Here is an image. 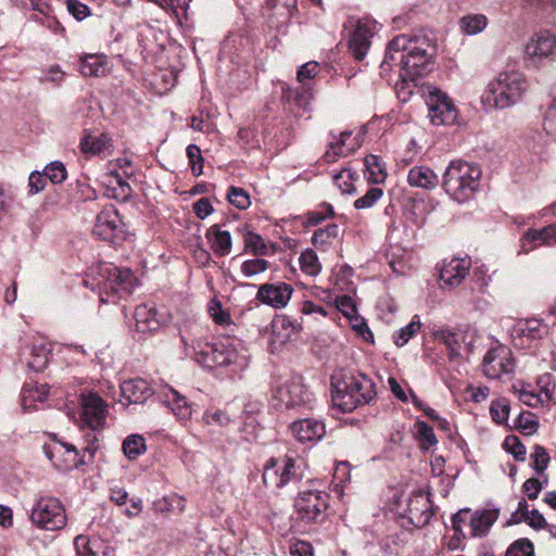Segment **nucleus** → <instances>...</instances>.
Wrapping results in <instances>:
<instances>
[{"label":"nucleus","mask_w":556,"mask_h":556,"mask_svg":"<svg viewBox=\"0 0 556 556\" xmlns=\"http://www.w3.org/2000/svg\"><path fill=\"white\" fill-rule=\"evenodd\" d=\"M514 366L511 351L504 345L489 350L482 364L484 375L491 379H501L504 375L513 372Z\"/></svg>","instance_id":"2eb2a0df"},{"label":"nucleus","mask_w":556,"mask_h":556,"mask_svg":"<svg viewBox=\"0 0 556 556\" xmlns=\"http://www.w3.org/2000/svg\"><path fill=\"white\" fill-rule=\"evenodd\" d=\"M530 458L532 460V468L536 471L538 475H543L551 460L546 448L542 445L535 444L533 446V451L530 454Z\"/></svg>","instance_id":"c03bdc74"},{"label":"nucleus","mask_w":556,"mask_h":556,"mask_svg":"<svg viewBox=\"0 0 556 556\" xmlns=\"http://www.w3.org/2000/svg\"><path fill=\"white\" fill-rule=\"evenodd\" d=\"M80 150L85 154L106 156L113 152V142L106 134H100L99 136L86 135L80 140Z\"/></svg>","instance_id":"c85d7f7f"},{"label":"nucleus","mask_w":556,"mask_h":556,"mask_svg":"<svg viewBox=\"0 0 556 556\" xmlns=\"http://www.w3.org/2000/svg\"><path fill=\"white\" fill-rule=\"evenodd\" d=\"M210 314L213 318V320L217 325H228L230 324V315L228 312L223 311L222 305L219 302L214 301L212 302L210 306Z\"/></svg>","instance_id":"052dcab7"},{"label":"nucleus","mask_w":556,"mask_h":556,"mask_svg":"<svg viewBox=\"0 0 556 556\" xmlns=\"http://www.w3.org/2000/svg\"><path fill=\"white\" fill-rule=\"evenodd\" d=\"M364 165L367 172V178L374 184H381L387 177V172L381 160L376 155H367L364 159Z\"/></svg>","instance_id":"c9c22d12"},{"label":"nucleus","mask_w":556,"mask_h":556,"mask_svg":"<svg viewBox=\"0 0 556 556\" xmlns=\"http://www.w3.org/2000/svg\"><path fill=\"white\" fill-rule=\"evenodd\" d=\"M299 517L306 522H321L326 517L328 494L323 491L299 493L294 502Z\"/></svg>","instance_id":"f8f14e48"},{"label":"nucleus","mask_w":556,"mask_h":556,"mask_svg":"<svg viewBox=\"0 0 556 556\" xmlns=\"http://www.w3.org/2000/svg\"><path fill=\"white\" fill-rule=\"evenodd\" d=\"M49 388L47 384L26 382L21 392V404L24 410L35 407L36 402L42 403L47 400Z\"/></svg>","instance_id":"c756f323"},{"label":"nucleus","mask_w":556,"mask_h":556,"mask_svg":"<svg viewBox=\"0 0 556 556\" xmlns=\"http://www.w3.org/2000/svg\"><path fill=\"white\" fill-rule=\"evenodd\" d=\"M84 283L98 293L101 304H117L132 293L137 278L129 268H119L112 263H100L92 268Z\"/></svg>","instance_id":"7ed1b4c3"},{"label":"nucleus","mask_w":556,"mask_h":556,"mask_svg":"<svg viewBox=\"0 0 556 556\" xmlns=\"http://www.w3.org/2000/svg\"><path fill=\"white\" fill-rule=\"evenodd\" d=\"M383 195V190L378 187H371L365 195L354 201L356 210H367L372 207Z\"/></svg>","instance_id":"a18cd8bd"},{"label":"nucleus","mask_w":556,"mask_h":556,"mask_svg":"<svg viewBox=\"0 0 556 556\" xmlns=\"http://www.w3.org/2000/svg\"><path fill=\"white\" fill-rule=\"evenodd\" d=\"M498 515V509L476 510L469 520L470 535L475 538L486 535L490 528L497 520Z\"/></svg>","instance_id":"cd10ccee"},{"label":"nucleus","mask_w":556,"mask_h":556,"mask_svg":"<svg viewBox=\"0 0 556 556\" xmlns=\"http://www.w3.org/2000/svg\"><path fill=\"white\" fill-rule=\"evenodd\" d=\"M509 402L507 399L501 397L492 401L490 405V414L493 419L498 425H503L507 421L509 416Z\"/></svg>","instance_id":"37998d69"},{"label":"nucleus","mask_w":556,"mask_h":556,"mask_svg":"<svg viewBox=\"0 0 556 556\" xmlns=\"http://www.w3.org/2000/svg\"><path fill=\"white\" fill-rule=\"evenodd\" d=\"M186 151L191 173L197 177L202 175L204 159L201 154L200 148L197 144H189Z\"/></svg>","instance_id":"de8ad7c7"},{"label":"nucleus","mask_w":556,"mask_h":556,"mask_svg":"<svg viewBox=\"0 0 556 556\" xmlns=\"http://www.w3.org/2000/svg\"><path fill=\"white\" fill-rule=\"evenodd\" d=\"M333 405L343 413H350L361 405L369 404L375 397V384L365 375H345L332 383Z\"/></svg>","instance_id":"423d86ee"},{"label":"nucleus","mask_w":556,"mask_h":556,"mask_svg":"<svg viewBox=\"0 0 556 556\" xmlns=\"http://www.w3.org/2000/svg\"><path fill=\"white\" fill-rule=\"evenodd\" d=\"M374 28L375 24L368 20L357 21L348 42L349 51L355 60L363 61L366 56L375 33Z\"/></svg>","instance_id":"a211bd4d"},{"label":"nucleus","mask_w":556,"mask_h":556,"mask_svg":"<svg viewBox=\"0 0 556 556\" xmlns=\"http://www.w3.org/2000/svg\"><path fill=\"white\" fill-rule=\"evenodd\" d=\"M80 73L84 76H101L105 73V61L99 55H87L81 59Z\"/></svg>","instance_id":"58836bf2"},{"label":"nucleus","mask_w":556,"mask_h":556,"mask_svg":"<svg viewBox=\"0 0 556 556\" xmlns=\"http://www.w3.org/2000/svg\"><path fill=\"white\" fill-rule=\"evenodd\" d=\"M407 182L413 188L432 190L439 185L438 175L428 166H413L407 174Z\"/></svg>","instance_id":"bb28decb"},{"label":"nucleus","mask_w":556,"mask_h":556,"mask_svg":"<svg viewBox=\"0 0 556 556\" xmlns=\"http://www.w3.org/2000/svg\"><path fill=\"white\" fill-rule=\"evenodd\" d=\"M121 392L127 404H142L154 393L148 381L141 378L124 381Z\"/></svg>","instance_id":"5701e85b"},{"label":"nucleus","mask_w":556,"mask_h":556,"mask_svg":"<svg viewBox=\"0 0 556 556\" xmlns=\"http://www.w3.org/2000/svg\"><path fill=\"white\" fill-rule=\"evenodd\" d=\"M481 168L463 160L452 161L443 174L442 187L458 203L469 201L478 191Z\"/></svg>","instance_id":"39448f33"},{"label":"nucleus","mask_w":556,"mask_h":556,"mask_svg":"<svg viewBox=\"0 0 556 556\" xmlns=\"http://www.w3.org/2000/svg\"><path fill=\"white\" fill-rule=\"evenodd\" d=\"M543 129L556 140V99L548 105L544 114Z\"/></svg>","instance_id":"4d7b16f0"},{"label":"nucleus","mask_w":556,"mask_h":556,"mask_svg":"<svg viewBox=\"0 0 556 556\" xmlns=\"http://www.w3.org/2000/svg\"><path fill=\"white\" fill-rule=\"evenodd\" d=\"M92 232L110 243H118L125 239V225L113 205L104 206L97 215Z\"/></svg>","instance_id":"9b49d317"},{"label":"nucleus","mask_w":556,"mask_h":556,"mask_svg":"<svg viewBox=\"0 0 556 556\" xmlns=\"http://www.w3.org/2000/svg\"><path fill=\"white\" fill-rule=\"evenodd\" d=\"M123 452L130 459H137L147 450L146 440L140 434H130L123 442Z\"/></svg>","instance_id":"4c0bfd02"},{"label":"nucleus","mask_w":556,"mask_h":556,"mask_svg":"<svg viewBox=\"0 0 556 556\" xmlns=\"http://www.w3.org/2000/svg\"><path fill=\"white\" fill-rule=\"evenodd\" d=\"M556 48V35L549 30L535 33L525 47L527 66H536L542 60L551 56Z\"/></svg>","instance_id":"4468645a"},{"label":"nucleus","mask_w":556,"mask_h":556,"mask_svg":"<svg viewBox=\"0 0 556 556\" xmlns=\"http://www.w3.org/2000/svg\"><path fill=\"white\" fill-rule=\"evenodd\" d=\"M78 556H100L94 549L96 542H91L87 536L78 535L74 541Z\"/></svg>","instance_id":"13d9d810"},{"label":"nucleus","mask_w":556,"mask_h":556,"mask_svg":"<svg viewBox=\"0 0 556 556\" xmlns=\"http://www.w3.org/2000/svg\"><path fill=\"white\" fill-rule=\"evenodd\" d=\"M517 425L527 434H532L538 430V422L531 413H520L517 418Z\"/></svg>","instance_id":"bf43d9fd"},{"label":"nucleus","mask_w":556,"mask_h":556,"mask_svg":"<svg viewBox=\"0 0 556 556\" xmlns=\"http://www.w3.org/2000/svg\"><path fill=\"white\" fill-rule=\"evenodd\" d=\"M542 488L543 485L541 481L536 478H530L526 480L522 485V490L529 500H535L542 491Z\"/></svg>","instance_id":"e2e57ef3"},{"label":"nucleus","mask_w":556,"mask_h":556,"mask_svg":"<svg viewBox=\"0 0 556 556\" xmlns=\"http://www.w3.org/2000/svg\"><path fill=\"white\" fill-rule=\"evenodd\" d=\"M68 12L78 21L86 18L90 14L89 8L78 0L66 1Z\"/></svg>","instance_id":"680f3d73"},{"label":"nucleus","mask_w":556,"mask_h":556,"mask_svg":"<svg viewBox=\"0 0 556 556\" xmlns=\"http://www.w3.org/2000/svg\"><path fill=\"white\" fill-rule=\"evenodd\" d=\"M434 50L427 35H400L389 42L381 67L399 65L404 80H415L428 71Z\"/></svg>","instance_id":"f257e3e1"},{"label":"nucleus","mask_w":556,"mask_h":556,"mask_svg":"<svg viewBox=\"0 0 556 556\" xmlns=\"http://www.w3.org/2000/svg\"><path fill=\"white\" fill-rule=\"evenodd\" d=\"M244 245L251 252L257 255H263L266 252V244L263 238L251 230H245L243 232Z\"/></svg>","instance_id":"3c124183"},{"label":"nucleus","mask_w":556,"mask_h":556,"mask_svg":"<svg viewBox=\"0 0 556 556\" xmlns=\"http://www.w3.org/2000/svg\"><path fill=\"white\" fill-rule=\"evenodd\" d=\"M488 17L482 13H470L464 15L459 20V28L462 33L475 36L485 29L488 26Z\"/></svg>","instance_id":"473e14b6"},{"label":"nucleus","mask_w":556,"mask_h":556,"mask_svg":"<svg viewBox=\"0 0 556 556\" xmlns=\"http://www.w3.org/2000/svg\"><path fill=\"white\" fill-rule=\"evenodd\" d=\"M428 117L435 125H453L457 119V110L448 96L435 87L428 88L426 96Z\"/></svg>","instance_id":"9d476101"},{"label":"nucleus","mask_w":556,"mask_h":556,"mask_svg":"<svg viewBox=\"0 0 556 556\" xmlns=\"http://www.w3.org/2000/svg\"><path fill=\"white\" fill-rule=\"evenodd\" d=\"M29 192L35 194L40 192L46 187V177L43 174L34 172L30 174L28 179Z\"/></svg>","instance_id":"338daca9"},{"label":"nucleus","mask_w":556,"mask_h":556,"mask_svg":"<svg viewBox=\"0 0 556 556\" xmlns=\"http://www.w3.org/2000/svg\"><path fill=\"white\" fill-rule=\"evenodd\" d=\"M42 448L46 456L59 470L68 471L86 463L84 459L85 455L81 456L73 444L61 442L55 438L46 443ZM86 453H89L90 457H92L90 448H85L84 454Z\"/></svg>","instance_id":"1a4fd4ad"},{"label":"nucleus","mask_w":556,"mask_h":556,"mask_svg":"<svg viewBox=\"0 0 556 556\" xmlns=\"http://www.w3.org/2000/svg\"><path fill=\"white\" fill-rule=\"evenodd\" d=\"M268 268V262L263 258L244 261L241 265V271L245 277H252L264 273Z\"/></svg>","instance_id":"6e6d98bb"},{"label":"nucleus","mask_w":556,"mask_h":556,"mask_svg":"<svg viewBox=\"0 0 556 556\" xmlns=\"http://www.w3.org/2000/svg\"><path fill=\"white\" fill-rule=\"evenodd\" d=\"M420 330V321L415 316L414 319L405 327L393 333V342L396 346H404L410 338L416 336Z\"/></svg>","instance_id":"a19ab883"},{"label":"nucleus","mask_w":556,"mask_h":556,"mask_svg":"<svg viewBox=\"0 0 556 556\" xmlns=\"http://www.w3.org/2000/svg\"><path fill=\"white\" fill-rule=\"evenodd\" d=\"M302 479V472L296 467L295 460L285 456L270 458L263 468V482L267 488L280 489L288 483Z\"/></svg>","instance_id":"6e6552de"},{"label":"nucleus","mask_w":556,"mask_h":556,"mask_svg":"<svg viewBox=\"0 0 556 556\" xmlns=\"http://www.w3.org/2000/svg\"><path fill=\"white\" fill-rule=\"evenodd\" d=\"M528 88V80L521 72L502 71L488 84L481 100L488 109H508L522 101Z\"/></svg>","instance_id":"20e7f679"},{"label":"nucleus","mask_w":556,"mask_h":556,"mask_svg":"<svg viewBox=\"0 0 556 556\" xmlns=\"http://www.w3.org/2000/svg\"><path fill=\"white\" fill-rule=\"evenodd\" d=\"M164 402L172 409L179 420H188L192 415V409L187 399L180 395L176 390L168 389L165 393Z\"/></svg>","instance_id":"7c9ffc66"},{"label":"nucleus","mask_w":556,"mask_h":556,"mask_svg":"<svg viewBox=\"0 0 556 556\" xmlns=\"http://www.w3.org/2000/svg\"><path fill=\"white\" fill-rule=\"evenodd\" d=\"M471 261L468 257L452 258L444 262L440 268V282L442 288L458 287L469 273Z\"/></svg>","instance_id":"aec40b11"},{"label":"nucleus","mask_w":556,"mask_h":556,"mask_svg":"<svg viewBox=\"0 0 556 556\" xmlns=\"http://www.w3.org/2000/svg\"><path fill=\"white\" fill-rule=\"evenodd\" d=\"M505 556H534V545L528 539H519L509 545Z\"/></svg>","instance_id":"8fccbe9b"},{"label":"nucleus","mask_w":556,"mask_h":556,"mask_svg":"<svg viewBox=\"0 0 556 556\" xmlns=\"http://www.w3.org/2000/svg\"><path fill=\"white\" fill-rule=\"evenodd\" d=\"M292 435L301 443L319 441L326 434V426L323 420L303 418L290 425Z\"/></svg>","instance_id":"412c9836"},{"label":"nucleus","mask_w":556,"mask_h":556,"mask_svg":"<svg viewBox=\"0 0 556 556\" xmlns=\"http://www.w3.org/2000/svg\"><path fill=\"white\" fill-rule=\"evenodd\" d=\"M432 515V503L428 495L416 492L408 497L404 516L412 526L416 528L425 527L429 523Z\"/></svg>","instance_id":"f3484780"},{"label":"nucleus","mask_w":556,"mask_h":556,"mask_svg":"<svg viewBox=\"0 0 556 556\" xmlns=\"http://www.w3.org/2000/svg\"><path fill=\"white\" fill-rule=\"evenodd\" d=\"M293 293L291 285L286 282L263 283L258 287L256 299L274 308H283Z\"/></svg>","instance_id":"6ab92c4d"},{"label":"nucleus","mask_w":556,"mask_h":556,"mask_svg":"<svg viewBox=\"0 0 556 556\" xmlns=\"http://www.w3.org/2000/svg\"><path fill=\"white\" fill-rule=\"evenodd\" d=\"M50 349L43 344H34L30 349V358L27 361V366L34 371H42L48 364Z\"/></svg>","instance_id":"e433bc0d"},{"label":"nucleus","mask_w":556,"mask_h":556,"mask_svg":"<svg viewBox=\"0 0 556 556\" xmlns=\"http://www.w3.org/2000/svg\"><path fill=\"white\" fill-rule=\"evenodd\" d=\"M227 198L239 210H245L251 204L249 193L239 187H230Z\"/></svg>","instance_id":"864d4df0"},{"label":"nucleus","mask_w":556,"mask_h":556,"mask_svg":"<svg viewBox=\"0 0 556 556\" xmlns=\"http://www.w3.org/2000/svg\"><path fill=\"white\" fill-rule=\"evenodd\" d=\"M214 235L212 240V249L218 256L228 255L231 251V236L229 231L220 230L217 225L210 228L207 236Z\"/></svg>","instance_id":"72a5a7b5"},{"label":"nucleus","mask_w":556,"mask_h":556,"mask_svg":"<svg viewBox=\"0 0 556 556\" xmlns=\"http://www.w3.org/2000/svg\"><path fill=\"white\" fill-rule=\"evenodd\" d=\"M415 437L419 442V446L428 451L437 445L438 440L431 426L424 420H416L415 425Z\"/></svg>","instance_id":"f704fd0d"},{"label":"nucleus","mask_w":556,"mask_h":556,"mask_svg":"<svg viewBox=\"0 0 556 556\" xmlns=\"http://www.w3.org/2000/svg\"><path fill=\"white\" fill-rule=\"evenodd\" d=\"M43 176L52 184H61L67 177V172L62 162H51L43 169Z\"/></svg>","instance_id":"49530a36"},{"label":"nucleus","mask_w":556,"mask_h":556,"mask_svg":"<svg viewBox=\"0 0 556 556\" xmlns=\"http://www.w3.org/2000/svg\"><path fill=\"white\" fill-rule=\"evenodd\" d=\"M193 211L199 218L204 219L213 212V206L207 198H201L194 203Z\"/></svg>","instance_id":"774afa93"},{"label":"nucleus","mask_w":556,"mask_h":556,"mask_svg":"<svg viewBox=\"0 0 556 556\" xmlns=\"http://www.w3.org/2000/svg\"><path fill=\"white\" fill-rule=\"evenodd\" d=\"M135 329L141 333H150L156 331L163 319L159 316L154 307L146 304L138 305L134 313Z\"/></svg>","instance_id":"b1692460"},{"label":"nucleus","mask_w":556,"mask_h":556,"mask_svg":"<svg viewBox=\"0 0 556 556\" xmlns=\"http://www.w3.org/2000/svg\"><path fill=\"white\" fill-rule=\"evenodd\" d=\"M516 338L521 340V344L529 346L545 337L548 333V328L539 319L520 320L515 327Z\"/></svg>","instance_id":"393cba45"},{"label":"nucleus","mask_w":556,"mask_h":556,"mask_svg":"<svg viewBox=\"0 0 556 556\" xmlns=\"http://www.w3.org/2000/svg\"><path fill=\"white\" fill-rule=\"evenodd\" d=\"M301 329V324L290 316H277L271 321V342L283 345L296 337Z\"/></svg>","instance_id":"4be33fe9"},{"label":"nucleus","mask_w":556,"mask_h":556,"mask_svg":"<svg viewBox=\"0 0 556 556\" xmlns=\"http://www.w3.org/2000/svg\"><path fill=\"white\" fill-rule=\"evenodd\" d=\"M318 70H319V64L315 61H309V62L303 64L298 70L296 78H298L299 83L302 84V88L305 89L304 92L308 91L309 85L307 81H309L317 75Z\"/></svg>","instance_id":"09e8293b"},{"label":"nucleus","mask_w":556,"mask_h":556,"mask_svg":"<svg viewBox=\"0 0 556 556\" xmlns=\"http://www.w3.org/2000/svg\"><path fill=\"white\" fill-rule=\"evenodd\" d=\"M351 135V131H342L339 139L329 143V148L324 154V159L327 163H333L340 156H346L354 151L353 147H346V140Z\"/></svg>","instance_id":"2f4dec72"},{"label":"nucleus","mask_w":556,"mask_h":556,"mask_svg":"<svg viewBox=\"0 0 556 556\" xmlns=\"http://www.w3.org/2000/svg\"><path fill=\"white\" fill-rule=\"evenodd\" d=\"M301 270L309 276H317L321 270L318 256L312 249L303 251L299 258Z\"/></svg>","instance_id":"ea45409f"},{"label":"nucleus","mask_w":556,"mask_h":556,"mask_svg":"<svg viewBox=\"0 0 556 556\" xmlns=\"http://www.w3.org/2000/svg\"><path fill=\"white\" fill-rule=\"evenodd\" d=\"M356 177L355 172L350 168H344L333 176V181L342 193L352 194L356 191L353 184Z\"/></svg>","instance_id":"79ce46f5"},{"label":"nucleus","mask_w":556,"mask_h":556,"mask_svg":"<svg viewBox=\"0 0 556 556\" xmlns=\"http://www.w3.org/2000/svg\"><path fill=\"white\" fill-rule=\"evenodd\" d=\"M81 420L92 430L102 429L105 425L108 405L97 393L81 395Z\"/></svg>","instance_id":"dca6fc26"},{"label":"nucleus","mask_w":556,"mask_h":556,"mask_svg":"<svg viewBox=\"0 0 556 556\" xmlns=\"http://www.w3.org/2000/svg\"><path fill=\"white\" fill-rule=\"evenodd\" d=\"M291 556H314L313 546L306 541H296L290 545Z\"/></svg>","instance_id":"0e129e2a"},{"label":"nucleus","mask_w":556,"mask_h":556,"mask_svg":"<svg viewBox=\"0 0 556 556\" xmlns=\"http://www.w3.org/2000/svg\"><path fill=\"white\" fill-rule=\"evenodd\" d=\"M542 244L556 245V224L541 229H528L522 237V249L526 253Z\"/></svg>","instance_id":"a878e982"},{"label":"nucleus","mask_w":556,"mask_h":556,"mask_svg":"<svg viewBox=\"0 0 556 556\" xmlns=\"http://www.w3.org/2000/svg\"><path fill=\"white\" fill-rule=\"evenodd\" d=\"M504 448L510 453L517 462H523L526 459V446L518 437L508 435L504 441Z\"/></svg>","instance_id":"603ef678"},{"label":"nucleus","mask_w":556,"mask_h":556,"mask_svg":"<svg viewBox=\"0 0 556 556\" xmlns=\"http://www.w3.org/2000/svg\"><path fill=\"white\" fill-rule=\"evenodd\" d=\"M193 357L197 363L207 369L228 367L230 372H241L249 365L241 340L223 337L215 342L193 340L191 342Z\"/></svg>","instance_id":"f03ea898"},{"label":"nucleus","mask_w":556,"mask_h":556,"mask_svg":"<svg viewBox=\"0 0 556 556\" xmlns=\"http://www.w3.org/2000/svg\"><path fill=\"white\" fill-rule=\"evenodd\" d=\"M30 519L38 528L47 531L63 529L67 523L65 508L55 497H41L34 505Z\"/></svg>","instance_id":"0eeeda50"},{"label":"nucleus","mask_w":556,"mask_h":556,"mask_svg":"<svg viewBox=\"0 0 556 556\" xmlns=\"http://www.w3.org/2000/svg\"><path fill=\"white\" fill-rule=\"evenodd\" d=\"M519 400L530 407H536L541 404V397L533 391L527 390L523 387L517 390Z\"/></svg>","instance_id":"69168bd1"},{"label":"nucleus","mask_w":556,"mask_h":556,"mask_svg":"<svg viewBox=\"0 0 556 556\" xmlns=\"http://www.w3.org/2000/svg\"><path fill=\"white\" fill-rule=\"evenodd\" d=\"M274 400L285 408H312L313 394L300 381L291 380L274 390Z\"/></svg>","instance_id":"ddd939ff"},{"label":"nucleus","mask_w":556,"mask_h":556,"mask_svg":"<svg viewBox=\"0 0 556 556\" xmlns=\"http://www.w3.org/2000/svg\"><path fill=\"white\" fill-rule=\"evenodd\" d=\"M203 420L206 425L227 427L231 422V417L227 412L216 409L214 412H205Z\"/></svg>","instance_id":"5fc2aeb1"}]
</instances>
